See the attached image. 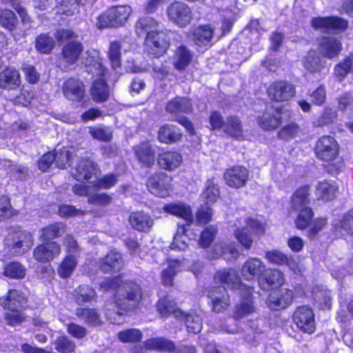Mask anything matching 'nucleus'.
<instances>
[{
  "label": "nucleus",
  "mask_w": 353,
  "mask_h": 353,
  "mask_svg": "<svg viewBox=\"0 0 353 353\" xmlns=\"http://www.w3.org/2000/svg\"><path fill=\"white\" fill-rule=\"evenodd\" d=\"M100 289L103 291L116 290L118 295L123 292H126L123 302L117 299L116 303L124 310L135 308L141 299L139 286L132 282H123L120 278L105 279L100 283Z\"/></svg>",
  "instance_id": "nucleus-1"
},
{
  "label": "nucleus",
  "mask_w": 353,
  "mask_h": 353,
  "mask_svg": "<svg viewBox=\"0 0 353 353\" xmlns=\"http://www.w3.org/2000/svg\"><path fill=\"white\" fill-rule=\"evenodd\" d=\"M75 172L72 174L77 181L86 180L90 185L94 186V190L109 189L117 182L115 174H106L101 178L98 177L99 170L92 161L89 159L81 161L74 168Z\"/></svg>",
  "instance_id": "nucleus-2"
},
{
  "label": "nucleus",
  "mask_w": 353,
  "mask_h": 353,
  "mask_svg": "<svg viewBox=\"0 0 353 353\" xmlns=\"http://www.w3.org/2000/svg\"><path fill=\"white\" fill-rule=\"evenodd\" d=\"M97 78L94 81L90 90L92 99L97 103L105 101L110 94L108 83H114L118 78L116 68H94Z\"/></svg>",
  "instance_id": "nucleus-3"
},
{
  "label": "nucleus",
  "mask_w": 353,
  "mask_h": 353,
  "mask_svg": "<svg viewBox=\"0 0 353 353\" xmlns=\"http://www.w3.org/2000/svg\"><path fill=\"white\" fill-rule=\"evenodd\" d=\"M310 190L309 185H303L297 189L292 197L291 207L295 211L299 212L296 225L299 230L305 229L313 216L311 208L308 207Z\"/></svg>",
  "instance_id": "nucleus-4"
},
{
  "label": "nucleus",
  "mask_w": 353,
  "mask_h": 353,
  "mask_svg": "<svg viewBox=\"0 0 353 353\" xmlns=\"http://www.w3.org/2000/svg\"><path fill=\"white\" fill-rule=\"evenodd\" d=\"M157 310L163 317L167 316L170 314H175L176 316H181L185 321L187 330L188 332L197 334L202 329V320L201 317L196 314H184L181 310H178L175 302L170 300L168 297L161 299L157 303Z\"/></svg>",
  "instance_id": "nucleus-5"
},
{
  "label": "nucleus",
  "mask_w": 353,
  "mask_h": 353,
  "mask_svg": "<svg viewBox=\"0 0 353 353\" xmlns=\"http://www.w3.org/2000/svg\"><path fill=\"white\" fill-rule=\"evenodd\" d=\"M238 223L239 225H236V229L233 232L234 236L245 249H250L253 243L252 234H263L264 227L259 221L253 219H240Z\"/></svg>",
  "instance_id": "nucleus-6"
},
{
  "label": "nucleus",
  "mask_w": 353,
  "mask_h": 353,
  "mask_svg": "<svg viewBox=\"0 0 353 353\" xmlns=\"http://www.w3.org/2000/svg\"><path fill=\"white\" fill-rule=\"evenodd\" d=\"M132 12L129 6H114L108 9L97 18V28H117L123 26Z\"/></svg>",
  "instance_id": "nucleus-7"
},
{
  "label": "nucleus",
  "mask_w": 353,
  "mask_h": 353,
  "mask_svg": "<svg viewBox=\"0 0 353 353\" xmlns=\"http://www.w3.org/2000/svg\"><path fill=\"white\" fill-rule=\"evenodd\" d=\"M168 20L177 27L184 28L189 26L193 19L192 8L186 3L175 1L166 8Z\"/></svg>",
  "instance_id": "nucleus-8"
},
{
  "label": "nucleus",
  "mask_w": 353,
  "mask_h": 353,
  "mask_svg": "<svg viewBox=\"0 0 353 353\" xmlns=\"http://www.w3.org/2000/svg\"><path fill=\"white\" fill-rule=\"evenodd\" d=\"M32 235L26 231H17L10 234L5 240V245L12 255H22L33 245Z\"/></svg>",
  "instance_id": "nucleus-9"
},
{
  "label": "nucleus",
  "mask_w": 353,
  "mask_h": 353,
  "mask_svg": "<svg viewBox=\"0 0 353 353\" xmlns=\"http://www.w3.org/2000/svg\"><path fill=\"white\" fill-rule=\"evenodd\" d=\"M314 151L319 159L331 162L339 157V145L334 137L323 136L317 141Z\"/></svg>",
  "instance_id": "nucleus-10"
},
{
  "label": "nucleus",
  "mask_w": 353,
  "mask_h": 353,
  "mask_svg": "<svg viewBox=\"0 0 353 353\" xmlns=\"http://www.w3.org/2000/svg\"><path fill=\"white\" fill-rule=\"evenodd\" d=\"M170 46L167 34L163 31L152 32L145 37L147 52L152 57L163 55Z\"/></svg>",
  "instance_id": "nucleus-11"
},
{
  "label": "nucleus",
  "mask_w": 353,
  "mask_h": 353,
  "mask_svg": "<svg viewBox=\"0 0 353 353\" xmlns=\"http://www.w3.org/2000/svg\"><path fill=\"white\" fill-rule=\"evenodd\" d=\"M145 347L149 350H157L168 353H194L195 349L189 346H178L165 338H152L145 343Z\"/></svg>",
  "instance_id": "nucleus-12"
},
{
  "label": "nucleus",
  "mask_w": 353,
  "mask_h": 353,
  "mask_svg": "<svg viewBox=\"0 0 353 353\" xmlns=\"http://www.w3.org/2000/svg\"><path fill=\"white\" fill-rule=\"evenodd\" d=\"M172 178L163 172H158L152 175L148 181L147 186L151 194L165 197L172 190Z\"/></svg>",
  "instance_id": "nucleus-13"
},
{
  "label": "nucleus",
  "mask_w": 353,
  "mask_h": 353,
  "mask_svg": "<svg viewBox=\"0 0 353 353\" xmlns=\"http://www.w3.org/2000/svg\"><path fill=\"white\" fill-rule=\"evenodd\" d=\"M94 190V186L78 184L73 186V192L79 196H85L88 198V203L92 205L105 206L112 201V198L106 193H97Z\"/></svg>",
  "instance_id": "nucleus-14"
},
{
  "label": "nucleus",
  "mask_w": 353,
  "mask_h": 353,
  "mask_svg": "<svg viewBox=\"0 0 353 353\" xmlns=\"http://www.w3.org/2000/svg\"><path fill=\"white\" fill-rule=\"evenodd\" d=\"M214 281L224 284L233 290H239V294H243L244 290L251 293V288L241 283L240 277L235 270H223L216 272L214 276Z\"/></svg>",
  "instance_id": "nucleus-15"
},
{
  "label": "nucleus",
  "mask_w": 353,
  "mask_h": 353,
  "mask_svg": "<svg viewBox=\"0 0 353 353\" xmlns=\"http://www.w3.org/2000/svg\"><path fill=\"white\" fill-rule=\"evenodd\" d=\"M293 319L296 326L303 332L312 334L315 330L314 314L311 308L301 306L295 311Z\"/></svg>",
  "instance_id": "nucleus-16"
},
{
  "label": "nucleus",
  "mask_w": 353,
  "mask_h": 353,
  "mask_svg": "<svg viewBox=\"0 0 353 353\" xmlns=\"http://www.w3.org/2000/svg\"><path fill=\"white\" fill-rule=\"evenodd\" d=\"M212 310L214 312H222L230 305V296L224 286L213 287L208 292Z\"/></svg>",
  "instance_id": "nucleus-17"
},
{
  "label": "nucleus",
  "mask_w": 353,
  "mask_h": 353,
  "mask_svg": "<svg viewBox=\"0 0 353 353\" xmlns=\"http://www.w3.org/2000/svg\"><path fill=\"white\" fill-rule=\"evenodd\" d=\"M61 253V246L55 241H49L37 246L33 251V257L41 263L51 261Z\"/></svg>",
  "instance_id": "nucleus-18"
},
{
  "label": "nucleus",
  "mask_w": 353,
  "mask_h": 353,
  "mask_svg": "<svg viewBox=\"0 0 353 353\" xmlns=\"http://www.w3.org/2000/svg\"><path fill=\"white\" fill-rule=\"evenodd\" d=\"M270 97L276 101H288L295 94V87L286 81L274 82L268 90Z\"/></svg>",
  "instance_id": "nucleus-19"
},
{
  "label": "nucleus",
  "mask_w": 353,
  "mask_h": 353,
  "mask_svg": "<svg viewBox=\"0 0 353 353\" xmlns=\"http://www.w3.org/2000/svg\"><path fill=\"white\" fill-rule=\"evenodd\" d=\"M239 256V252L234 243L228 241L219 242L214 245L208 253L211 259L223 256L226 260L236 259Z\"/></svg>",
  "instance_id": "nucleus-20"
},
{
  "label": "nucleus",
  "mask_w": 353,
  "mask_h": 353,
  "mask_svg": "<svg viewBox=\"0 0 353 353\" xmlns=\"http://www.w3.org/2000/svg\"><path fill=\"white\" fill-rule=\"evenodd\" d=\"M224 179L230 187L239 188L245 185L248 179V170L243 166H234L226 170Z\"/></svg>",
  "instance_id": "nucleus-21"
},
{
  "label": "nucleus",
  "mask_w": 353,
  "mask_h": 353,
  "mask_svg": "<svg viewBox=\"0 0 353 353\" xmlns=\"http://www.w3.org/2000/svg\"><path fill=\"white\" fill-rule=\"evenodd\" d=\"M252 289L249 294L247 290H244L243 294H240L241 299L237 303L234 310L233 316L235 320L241 319L256 312V307L252 300Z\"/></svg>",
  "instance_id": "nucleus-22"
},
{
  "label": "nucleus",
  "mask_w": 353,
  "mask_h": 353,
  "mask_svg": "<svg viewBox=\"0 0 353 353\" xmlns=\"http://www.w3.org/2000/svg\"><path fill=\"white\" fill-rule=\"evenodd\" d=\"M214 29L210 25L199 26L192 30V40L199 48H208L212 45Z\"/></svg>",
  "instance_id": "nucleus-23"
},
{
  "label": "nucleus",
  "mask_w": 353,
  "mask_h": 353,
  "mask_svg": "<svg viewBox=\"0 0 353 353\" xmlns=\"http://www.w3.org/2000/svg\"><path fill=\"white\" fill-rule=\"evenodd\" d=\"M293 293L287 289L272 292L268 296L266 303L271 310H279L288 307L292 301Z\"/></svg>",
  "instance_id": "nucleus-24"
},
{
  "label": "nucleus",
  "mask_w": 353,
  "mask_h": 353,
  "mask_svg": "<svg viewBox=\"0 0 353 353\" xmlns=\"http://www.w3.org/2000/svg\"><path fill=\"white\" fill-rule=\"evenodd\" d=\"M27 302V298L21 291L10 289L7 294L1 298V305L8 310H22Z\"/></svg>",
  "instance_id": "nucleus-25"
},
{
  "label": "nucleus",
  "mask_w": 353,
  "mask_h": 353,
  "mask_svg": "<svg viewBox=\"0 0 353 353\" xmlns=\"http://www.w3.org/2000/svg\"><path fill=\"white\" fill-rule=\"evenodd\" d=\"M282 112L279 108H270L258 118L259 125L265 130H271L276 128L281 122Z\"/></svg>",
  "instance_id": "nucleus-26"
},
{
  "label": "nucleus",
  "mask_w": 353,
  "mask_h": 353,
  "mask_svg": "<svg viewBox=\"0 0 353 353\" xmlns=\"http://www.w3.org/2000/svg\"><path fill=\"white\" fill-rule=\"evenodd\" d=\"M265 270V263L259 259L250 257L241 268V275L246 280L261 276Z\"/></svg>",
  "instance_id": "nucleus-27"
},
{
  "label": "nucleus",
  "mask_w": 353,
  "mask_h": 353,
  "mask_svg": "<svg viewBox=\"0 0 353 353\" xmlns=\"http://www.w3.org/2000/svg\"><path fill=\"white\" fill-rule=\"evenodd\" d=\"M63 92L68 100L81 101L85 94L84 86L79 80L72 78L65 82Z\"/></svg>",
  "instance_id": "nucleus-28"
},
{
  "label": "nucleus",
  "mask_w": 353,
  "mask_h": 353,
  "mask_svg": "<svg viewBox=\"0 0 353 353\" xmlns=\"http://www.w3.org/2000/svg\"><path fill=\"white\" fill-rule=\"evenodd\" d=\"M182 156L177 152L168 151L159 154L157 164L163 170L172 171L182 163Z\"/></svg>",
  "instance_id": "nucleus-29"
},
{
  "label": "nucleus",
  "mask_w": 353,
  "mask_h": 353,
  "mask_svg": "<svg viewBox=\"0 0 353 353\" xmlns=\"http://www.w3.org/2000/svg\"><path fill=\"white\" fill-rule=\"evenodd\" d=\"M21 84L20 74L13 68H6L0 73V88L6 90H15Z\"/></svg>",
  "instance_id": "nucleus-30"
},
{
  "label": "nucleus",
  "mask_w": 353,
  "mask_h": 353,
  "mask_svg": "<svg viewBox=\"0 0 353 353\" xmlns=\"http://www.w3.org/2000/svg\"><path fill=\"white\" fill-rule=\"evenodd\" d=\"M129 222L132 228L141 232H148L153 225V220L150 216L143 212L132 213Z\"/></svg>",
  "instance_id": "nucleus-31"
},
{
  "label": "nucleus",
  "mask_w": 353,
  "mask_h": 353,
  "mask_svg": "<svg viewBox=\"0 0 353 353\" xmlns=\"http://www.w3.org/2000/svg\"><path fill=\"white\" fill-rule=\"evenodd\" d=\"M163 210L174 216L182 218L189 225L193 221V215L190 205L184 203H170L163 206Z\"/></svg>",
  "instance_id": "nucleus-32"
},
{
  "label": "nucleus",
  "mask_w": 353,
  "mask_h": 353,
  "mask_svg": "<svg viewBox=\"0 0 353 353\" xmlns=\"http://www.w3.org/2000/svg\"><path fill=\"white\" fill-rule=\"evenodd\" d=\"M83 50V46L81 42L71 41L63 47L61 54L67 63L74 64L78 60Z\"/></svg>",
  "instance_id": "nucleus-33"
},
{
  "label": "nucleus",
  "mask_w": 353,
  "mask_h": 353,
  "mask_svg": "<svg viewBox=\"0 0 353 353\" xmlns=\"http://www.w3.org/2000/svg\"><path fill=\"white\" fill-rule=\"evenodd\" d=\"M182 133L179 128L165 124L161 126L158 132V139L163 143L170 144L179 141Z\"/></svg>",
  "instance_id": "nucleus-34"
},
{
  "label": "nucleus",
  "mask_w": 353,
  "mask_h": 353,
  "mask_svg": "<svg viewBox=\"0 0 353 353\" xmlns=\"http://www.w3.org/2000/svg\"><path fill=\"white\" fill-rule=\"evenodd\" d=\"M134 150L139 162L148 167L154 164L155 152L148 142L140 143Z\"/></svg>",
  "instance_id": "nucleus-35"
},
{
  "label": "nucleus",
  "mask_w": 353,
  "mask_h": 353,
  "mask_svg": "<svg viewBox=\"0 0 353 353\" xmlns=\"http://www.w3.org/2000/svg\"><path fill=\"white\" fill-rule=\"evenodd\" d=\"M333 228L336 234L343 236L346 234H353V210L335 220Z\"/></svg>",
  "instance_id": "nucleus-36"
},
{
  "label": "nucleus",
  "mask_w": 353,
  "mask_h": 353,
  "mask_svg": "<svg viewBox=\"0 0 353 353\" xmlns=\"http://www.w3.org/2000/svg\"><path fill=\"white\" fill-rule=\"evenodd\" d=\"M123 266L121 254L116 251H110L100 263V268L105 272L119 271Z\"/></svg>",
  "instance_id": "nucleus-37"
},
{
  "label": "nucleus",
  "mask_w": 353,
  "mask_h": 353,
  "mask_svg": "<svg viewBox=\"0 0 353 353\" xmlns=\"http://www.w3.org/2000/svg\"><path fill=\"white\" fill-rule=\"evenodd\" d=\"M341 48V43L334 37H323L319 43L320 52L329 59L336 56Z\"/></svg>",
  "instance_id": "nucleus-38"
},
{
  "label": "nucleus",
  "mask_w": 353,
  "mask_h": 353,
  "mask_svg": "<svg viewBox=\"0 0 353 353\" xmlns=\"http://www.w3.org/2000/svg\"><path fill=\"white\" fill-rule=\"evenodd\" d=\"M265 258L271 263L279 265H288L296 274L301 272L299 269L293 268L292 265V259L280 250H273L268 251L265 254Z\"/></svg>",
  "instance_id": "nucleus-39"
},
{
  "label": "nucleus",
  "mask_w": 353,
  "mask_h": 353,
  "mask_svg": "<svg viewBox=\"0 0 353 353\" xmlns=\"http://www.w3.org/2000/svg\"><path fill=\"white\" fill-rule=\"evenodd\" d=\"M337 187L334 182L324 181L319 182L316 188V195L319 199L330 201L336 196Z\"/></svg>",
  "instance_id": "nucleus-40"
},
{
  "label": "nucleus",
  "mask_w": 353,
  "mask_h": 353,
  "mask_svg": "<svg viewBox=\"0 0 353 353\" xmlns=\"http://www.w3.org/2000/svg\"><path fill=\"white\" fill-rule=\"evenodd\" d=\"M159 23L152 17H143L140 18L135 26V30L139 37L148 35L150 32H157Z\"/></svg>",
  "instance_id": "nucleus-41"
},
{
  "label": "nucleus",
  "mask_w": 353,
  "mask_h": 353,
  "mask_svg": "<svg viewBox=\"0 0 353 353\" xmlns=\"http://www.w3.org/2000/svg\"><path fill=\"white\" fill-rule=\"evenodd\" d=\"M166 110L172 114L180 112L188 114L192 111V106L187 98L176 97L168 103Z\"/></svg>",
  "instance_id": "nucleus-42"
},
{
  "label": "nucleus",
  "mask_w": 353,
  "mask_h": 353,
  "mask_svg": "<svg viewBox=\"0 0 353 353\" xmlns=\"http://www.w3.org/2000/svg\"><path fill=\"white\" fill-rule=\"evenodd\" d=\"M77 256L69 254L63 259L58 268V274L61 278H68L73 273L78 263Z\"/></svg>",
  "instance_id": "nucleus-43"
},
{
  "label": "nucleus",
  "mask_w": 353,
  "mask_h": 353,
  "mask_svg": "<svg viewBox=\"0 0 353 353\" xmlns=\"http://www.w3.org/2000/svg\"><path fill=\"white\" fill-rule=\"evenodd\" d=\"M263 279L265 281L267 287L265 286V284L263 283V279L259 281V285L263 289L273 286H280L284 283V277L282 272L276 269L268 270L264 275Z\"/></svg>",
  "instance_id": "nucleus-44"
},
{
  "label": "nucleus",
  "mask_w": 353,
  "mask_h": 353,
  "mask_svg": "<svg viewBox=\"0 0 353 353\" xmlns=\"http://www.w3.org/2000/svg\"><path fill=\"white\" fill-rule=\"evenodd\" d=\"M313 299L318 306L323 310L331 305L330 292L323 287H316L312 291Z\"/></svg>",
  "instance_id": "nucleus-45"
},
{
  "label": "nucleus",
  "mask_w": 353,
  "mask_h": 353,
  "mask_svg": "<svg viewBox=\"0 0 353 353\" xmlns=\"http://www.w3.org/2000/svg\"><path fill=\"white\" fill-rule=\"evenodd\" d=\"M174 59L175 66H187L193 63L194 54L181 46L176 50Z\"/></svg>",
  "instance_id": "nucleus-46"
},
{
  "label": "nucleus",
  "mask_w": 353,
  "mask_h": 353,
  "mask_svg": "<svg viewBox=\"0 0 353 353\" xmlns=\"http://www.w3.org/2000/svg\"><path fill=\"white\" fill-rule=\"evenodd\" d=\"M26 268L19 262H11L6 264L4 267L3 274L10 279H23L26 276Z\"/></svg>",
  "instance_id": "nucleus-47"
},
{
  "label": "nucleus",
  "mask_w": 353,
  "mask_h": 353,
  "mask_svg": "<svg viewBox=\"0 0 353 353\" xmlns=\"http://www.w3.org/2000/svg\"><path fill=\"white\" fill-rule=\"evenodd\" d=\"M181 262L176 260H168V268L165 269L162 274V282L165 285L172 284L173 278L177 272L181 270Z\"/></svg>",
  "instance_id": "nucleus-48"
},
{
  "label": "nucleus",
  "mask_w": 353,
  "mask_h": 353,
  "mask_svg": "<svg viewBox=\"0 0 353 353\" xmlns=\"http://www.w3.org/2000/svg\"><path fill=\"white\" fill-rule=\"evenodd\" d=\"M54 158L56 165L61 168H65L68 165H71V159L74 152L72 149L61 148L55 150Z\"/></svg>",
  "instance_id": "nucleus-49"
},
{
  "label": "nucleus",
  "mask_w": 353,
  "mask_h": 353,
  "mask_svg": "<svg viewBox=\"0 0 353 353\" xmlns=\"http://www.w3.org/2000/svg\"><path fill=\"white\" fill-rule=\"evenodd\" d=\"M224 131L232 137L240 139L243 137V130L237 117H230L223 126Z\"/></svg>",
  "instance_id": "nucleus-50"
},
{
  "label": "nucleus",
  "mask_w": 353,
  "mask_h": 353,
  "mask_svg": "<svg viewBox=\"0 0 353 353\" xmlns=\"http://www.w3.org/2000/svg\"><path fill=\"white\" fill-rule=\"evenodd\" d=\"M17 19L15 14L8 9L0 10V25L8 30H15Z\"/></svg>",
  "instance_id": "nucleus-51"
},
{
  "label": "nucleus",
  "mask_w": 353,
  "mask_h": 353,
  "mask_svg": "<svg viewBox=\"0 0 353 353\" xmlns=\"http://www.w3.org/2000/svg\"><path fill=\"white\" fill-rule=\"evenodd\" d=\"M219 196V190L213 180H208L206 188L201 194V197L206 201V204L214 203Z\"/></svg>",
  "instance_id": "nucleus-52"
},
{
  "label": "nucleus",
  "mask_w": 353,
  "mask_h": 353,
  "mask_svg": "<svg viewBox=\"0 0 353 353\" xmlns=\"http://www.w3.org/2000/svg\"><path fill=\"white\" fill-rule=\"evenodd\" d=\"M54 46V39L46 34H40L36 40V48L41 53H50Z\"/></svg>",
  "instance_id": "nucleus-53"
},
{
  "label": "nucleus",
  "mask_w": 353,
  "mask_h": 353,
  "mask_svg": "<svg viewBox=\"0 0 353 353\" xmlns=\"http://www.w3.org/2000/svg\"><path fill=\"white\" fill-rule=\"evenodd\" d=\"M186 228L184 225L179 226L176 233L174 237L170 248L174 250H184L187 248L185 232Z\"/></svg>",
  "instance_id": "nucleus-54"
},
{
  "label": "nucleus",
  "mask_w": 353,
  "mask_h": 353,
  "mask_svg": "<svg viewBox=\"0 0 353 353\" xmlns=\"http://www.w3.org/2000/svg\"><path fill=\"white\" fill-rule=\"evenodd\" d=\"M65 232V225L61 223H54L42 230L41 238L43 240L55 239Z\"/></svg>",
  "instance_id": "nucleus-55"
},
{
  "label": "nucleus",
  "mask_w": 353,
  "mask_h": 353,
  "mask_svg": "<svg viewBox=\"0 0 353 353\" xmlns=\"http://www.w3.org/2000/svg\"><path fill=\"white\" fill-rule=\"evenodd\" d=\"M94 296V290L88 285H82L75 290L76 300L79 304L88 302L92 300Z\"/></svg>",
  "instance_id": "nucleus-56"
},
{
  "label": "nucleus",
  "mask_w": 353,
  "mask_h": 353,
  "mask_svg": "<svg viewBox=\"0 0 353 353\" xmlns=\"http://www.w3.org/2000/svg\"><path fill=\"white\" fill-rule=\"evenodd\" d=\"M54 348L60 353H71L75 349V343L65 336L58 337L54 341Z\"/></svg>",
  "instance_id": "nucleus-57"
},
{
  "label": "nucleus",
  "mask_w": 353,
  "mask_h": 353,
  "mask_svg": "<svg viewBox=\"0 0 353 353\" xmlns=\"http://www.w3.org/2000/svg\"><path fill=\"white\" fill-rule=\"evenodd\" d=\"M108 58L110 61L112 66H120L121 63V45L117 41L110 43Z\"/></svg>",
  "instance_id": "nucleus-58"
},
{
  "label": "nucleus",
  "mask_w": 353,
  "mask_h": 353,
  "mask_svg": "<svg viewBox=\"0 0 353 353\" xmlns=\"http://www.w3.org/2000/svg\"><path fill=\"white\" fill-rule=\"evenodd\" d=\"M299 125L295 123H290L284 125L279 132V138L283 140H290L294 138L299 132Z\"/></svg>",
  "instance_id": "nucleus-59"
},
{
  "label": "nucleus",
  "mask_w": 353,
  "mask_h": 353,
  "mask_svg": "<svg viewBox=\"0 0 353 353\" xmlns=\"http://www.w3.org/2000/svg\"><path fill=\"white\" fill-rule=\"evenodd\" d=\"M118 337L123 343L137 342L141 340V333L137 329H130L120 332Z\"/></svg>",
  "instance_id": "nucleus-60"
},
{
  "label": "nucleus",
  "mask_w": 353,
  "mask_h": 353,
  "mask_svg": "<svg viewBox=\"0 0 353 353\" xmlns=\"http://www.w3.org/2000/svg\"><path fill=\"white\" fill-rule=\"evenodd\" d=\"M89 132L92 137L102 141H110L112 139V132L108 128H90Z\"/></svg>",
  "instance_id": "nucleus-61"
},
{
  "label": "nucleus",
  "mask_w": 353,
  "mask_h": 353,
  "mask_svg": "<svg viewBox=\"0 0 353 353\" xmlns=\"http://www.w3.org/2000/svg\"><path fill=\"white\" fill-rule=\"evenodd\" d=\"M14 214L10 200L7 196L0 197V220H4L11 217Z\"/></svg>",
  "instance_id": "nucleus-62"
},
{
  "label": "nucleus",
  "mask_w": 353,
  "mask_h": 353,
  "mask_svg": "<svg viewBox=\"0 0 353 353\" xmlns=\"http://www.w3.org/2000/svg\"><path fill=\"white\" fill-rule=\"evenodd\" d=\"M216 234V229L212 226L206 227L201 234L199 243L203 248L208 247L213 241Z\"/></svg>",
  "instance_id": "nucleus-63"
},
{
  "label": "nucleus",
  "mask_w": 353,
  "mask_h": 353,
  "mask_svg": "<svg viewBox=\"0 0 353 353\" xmlns=\"http://www.w3.org/2000/svg\"><path fill=\"white\" fill-rule=\"evenodd\" d=\"M5 319L9 325H16L25 320V316L20 309L9 310L5 314Z\"/></svg>",
  "instance_id": "nucleus-64"
}]
</instances>
